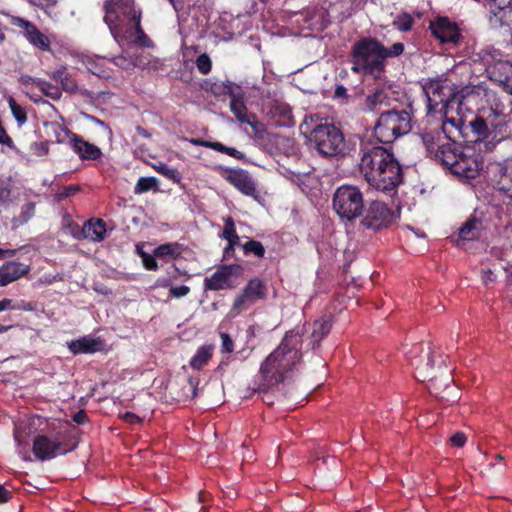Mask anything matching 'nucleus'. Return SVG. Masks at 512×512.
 <instances>
[{"instance_id": "f257e3e1", "label": "nucleus", "mask_w": 512, "mask_h": 512, "mask_svg": "<svg viewBox=\"0 0 512 512\" xmlns=\"http://www.w3.org/2000/svg\"><path fill=\"white\" fill-rule=\"evenodd\" d=\"M359 171L374 189L391 193L403 182V170L392 146L380 145L371 138L360 142Z\"/></svg>"}, {"instance_id": "f03ea898", "label": "nucleus", "mask_w": 512, "mask_h": 512, "mask_svg": "<svg viewBox=\"0 0 512 512\" xmlns=\"http://www.w3.org/2000/svg\"><path fill=\"white\" fill-rule=\"evenodd\" d=\"M302 339L298 332L289 330L279 346L262 362L255 391L267 394L290 377L302 359Z\"/></svg>"}, {"instance_id": "7ed1b4c3", "label": "nucleus", "mask_w": 512, "mask_h": 512, "mask_svg": "<svg viewBox=\"0 0 512 512\" xmlns=\"http://www.w3.org/2000/svg\"><path fill=\"white\" fill-rule=\"evenodd\" d=\"M103 11V20L119 45L153 46V41L141 26L142 11L134 0H106Z\"/></svg>"}, {"instance_id": "20e7f679", "label": "nucleus", "mask_w": 512, "mask_h": 512, "mask_svg": "<svg viewBox=\"0 0 512 512\" xmlns=\"http://www.w3.org/2000/svg\"><path fill=\"white\" fill-rule=\"evenodd\" d=\"M410 365L414 368V377L420 382H428L431 393L438 394L441 386L444 390L450 387L453 381L452 368L446 365L448 356L440 350H434L429 344L416 343L405 352Z\"/></svg>"}, {"instance_id": "39448f33", "label": "nucleus", "mask_w": 512, "mask_h": 512, "mask_svg": "<svg viewBox=\"0 0 512 512\" xmlns=\"http://www.w3.org/2000/svg\"><path fill=\"white\" fill-rule=\"evenodd\" d=\"M403 51L404 44L401 42L385 47L374 37H362L352 45L350 51L351 71L380 80L385 74L387 59L398 57Z\"/></svg>"}, {"instance_id": "423d86ee", "label": "nucleus", "mask_w": 512, "mask_h": 512, "mask_svg": "<svg viewBox=\"0 0 512 512\" xmlns=\"http://www.w3.org/2000/svg\"><path fill=\"white\" fill-rule=\"evenodd\" d=\"M505 110L504 104L494 99L488 107L477 111L468 123L475 142L486 141L485 148L490 150L496 143L512 137V118Z\"/></svg>"}, {"instance_id": "0eeeda50", "label": "nucleus", "mask_w": 512, "mask_h": 512, "mask_svg": "<svg viewBox=\"0 0 512 512\" xmlns=\"http://www.w3.org/2000/svg\"><path fill=\"white\" fill-rule=\"evenodd\" d=\"M307 119L300 125V132L313 144L315 150L325 157L345 154V139L342 131L334 124L311 125Z\"/></svg>"}, {"instance_id": "6e6552de", "label": "nucleus", "mask_w": 512, "mask_h": 512, "mask_svg": "<svg viewBox=\"0 0 512 512\" xmlns=\"http://www.w3.org/2000/svg\"><path fill=\"white\" fill-rule=\"evenodd\" d=\"M411 122V114L404 109L383 111L374 125L371 139L380 145L391 146L397 138L411 130Z\"/></svg>"}, {"instance_id": "1a4fd4ad", "label": "nucleus", "mask_w": 512, "mask_h": 512, "mask_svg": "<svg viewBox=\"0 0 512 512\" xmlns=\"http://www.w3.org/2000/svg\"><path fill=\"white\" fill-rule=\"evenodd\" d=\"M422 89L426 96L427 117H433L436 112L445 111L455 105L458 110L461 105L459 94L453 93L446 80L429 79L424 82Z\"/></svg>"}, {"instance_id": "9d476101", "label": "nucleus", "mask_w": 512, "mask_h": 512, "mask_svg": "<svg viewBox=\"0 0 512 512\" xmlns=\"http://www.w3.org/2000/svg\"><path fill=\"white\" fill-rule=\"evenodd\" d=\"M332 206L341 219L355 220L364 212V197L360 188L354 185H342L333 195Z\"/></svg>"}, {"instance_id": "9b49d317", "label": "nucleus", "mask_w": 512, "mask_h": 512, "mask_svg": "<svg viewBox=\"0 0 512 512\" xmlns=\"http://www.w3.org/2000/svg\"><path fill=\"white\" fill-rule=\"evenodd\" d=\"M75 447L76 445L67 448L65 440L58 435L50 437L46 434H38L33 439L32 452L37 460L47 461L58 455H66Z\"/></svg>"}, {"instance_id": "f8f14e48", "label": "nucleus", "mask_w": 512, "mask_h": 512, "mask_svg": "<svg viewBox=\"0 0 512 512\" xmlns=\"http://www.w3.org/2000/svg\"><path fill=\"white\" fill-rule=\"evenodd\" d=\"M268 295L267 285L258 277L250 279L241 292L235 297L231 311L239 314L247 310L259 300H265Z\"/></svg>"}, {"instance_id": "ddd939ff", "label": "nucleus", "mask_w": 512, "mask_h": 512, "mask_svg": "<svg viewBox=\"0 0 512 512\" xmlns=\"http://www.w3.org/2000/svg\"><path fill=\"white\" fill-rule=\"evenodd\" d=\"M487 177L498 191L512 199V156L487 166Z\"/></svg>"}, {"instance_id": "4468645a", "label": "nucleus", "mask_w": 512, "mask_h": 512, "mask_svg": "<svg viewBox=\"0 0 512 512\" xmlns=\"http://www.w3.org/2000/svg\"><path fill=\"white\" fill-rule=\"evenodd\" d=\"M393 221V210L387 204L376 200L370 203L361 223L367 229L379 231L390 226Z\"/></svg>"}, {"instance_id": "2eb2a0df", "label": "nucleus", "mask_w": 512, "mask_h": 512, "mask_svg": "<svg viewBox=\"0 0 512 512\" xmlns=\"http://www.w3.org/2000/svg\"><path fill=\"white\" fill-rule=\"evenodd\" d=\"M454 175L463 180L475 179L482 168V159L479 154H475L468 149L461 152L458 162H455Z\"/></svg>"}, {"instance_id": "dca6fc26", "label": "nucleus", "mask_w": 512, "mask_h": 512, "mask_svg": "<svg viewBox=\"0 0 512 512\" xmlns=\"http://www.w3.org/2000/svg\"><path fill=\"white\" fill-rule=\"evenodd\" d=\"M430 30L433 36L442 43L456 44L461 38L460 30L456 23L451 22L447 17H439L430 23Z\"/></svg>"}, {"instance_id": "f3484780", "label": "nucleus", "mask_w": 512, "mask_h": 512, "mask_svg": "<svg viewBox=\"0 0 512 512\" xmlns=\"http://www.w3.org/2000/svg\"><path fill=\"white\" fill-rule=\"evenodd\" d=\"M490 24L494 27L509 26L512 23V0H487Z\"/></svg>"}, {"instance_id": "a211bd4d", "label": "nucleus", "mask_w": 512, "mask_h": 512, "mask_svg": "<svg viewBox=\"0 0 512 512\" xmlns=\"http://www.w3.org/2000/svg\"><path fill=\"white\" fill-rule=\"evenodd\" d=\"M12 24L23 29L25 37L32 45L43 51L50 50V40L35 24L21 17H14Z\"/></svg>"}, {"instance_id": "6ab92c4d", "label": "nucleus", "mask_w": 512, "mask_h": 512, "mask_svg": "<svg viewBox=\"0 0 512 512\" xmlns=\"http://www.w3.org/2000/svg\"><path fill=\"white\" fill-rule=\"evenodd\" d=\"M239 265H222L220 266L211 277L204 279L205 290L219 291L230 288V278L234 274V270H240Z\"/></svg>"}, {"instance_id": "aec40b11", "label": "nucleus", "mask_w": 512, "mask_h": 512, "mask_svg": "<svg viewBox=\"0 0 512 512\" xmlns=\"http://www.w3.org/2000/svg\"><path fill=\"white\" fill-rule=\"evenodd\" d=\"M453 108H447L445 111H438L439 120L442 122L441 130L445 137L453 142L463 135L464 120L461 117H454L450 115Z\"/></svg>"}, {"instance_id": "412c9836", "label": "nucleus", "mask_w": 512, "mask_h": 512, "mask_svg": "<svg viewBox=\"0 0 512 512\" xmlns=\"http://www.w3.org/2000/svg\"><path fill=\"white\" fill-rule=\"evenodd\" d=\"M226 180L246 196L255 197L257 189L254 180L244 169H230Z\"/></svg>"}, {"instance_id": "4be33fe9", "label": "nucleus", "mask_w": 512, "mask_h": 512, "mask_svg": "<svg viewBox=\"0 0 512 512\" xmlns=\"http://www.w3.org/2000/svg\"><path fill=\"white\" fill-rule=\"evenodd\" d=\"M463 151L464 150L457 148L455 142L442 144L441 146H437L434 159L453 174L456 165L454 162H458L461 152Z\"/></svg>"}, {"instance_id": "5701e85b", "label": "nucleus", "mask_w": 512, "mask_h": 512, "mask_svg": "<svg viewBox=\"0 0 512 512\" xmlns=\"http://www.w3.org/2000/svg\"><path fill=\"white\" fill-rule=\"evenodd\" d=\"M69 351L73 355L79 354H93L102 351L104 342L100 338H92L90 336H83L76 340L67 343Z\"/></svg>"}, {"instance_id": "b1692460", "label": "nucleus", "mask_w": 512, "mask_h": 512, "mask_svg": "<svg viewBox=\"0 0 512 512\" xmlns=\"http://www.w3.org/2000/svg\"><path fill=\"white\" fill-rule=\"evenodd\" d=\"M230 110L240 123L255 126L256 116L248 112L242 89L230 98Z\"/></svg>"}, {"instance_id": "393cba45", "label": "nucleus", "mask_w": 512, "mask_h": 512, "mask_svg": "<svg viewBox=\"0 0 512 512\" xmlns=\"http://www.w3.org/2000/svg\"><path fill=\"white\" fill-rule=\"evenodd\" d=\"M30 271L29 265L8 261L0 268V286H6L9 283L21 278L28 274Z\"/></svg>"}, {"instance_id": "a878e982", "label": "nucleus", "mask_w": 512, "mask_h": 512, "mask_svg": "<svg viewBox=\"0 0 512 512\" xmlns=\"http://www.w3.org/2000/svg\"><path fill=\"white\" fill-rule=\"evenodd\" d=\"M270 114L277 126L292 127L295 125L292 109L285 102L275 100L271 105Z\"/></svg>"}, {"instance_id": "bb28decb", "label": "nucleus", "mask_w": 512, "mask_h": 512, "mask_svg": "<svg viewBox=\"0 0 512 512\" xmlns=\"http://www.w3.org/2000/svg\"><path fill=\"white\" fill-rule=\"evenodd\" d=\"M106 223L101 218H91L87 220L82 226V233L85 239H89L93 242H101L106 237Z\"/></svg>"}, {"instance_id": "cd10ccee", "label": "nucleus", "mask_w": 512, "mask_h": 512, "mask_svg": "<svg viewBox=\"0 0 512 512\" xmlns=\"http://www.w3.org/2000/svg\"><path fill=\"white\" fill-rule=\"evenodd\" d=\"M71 148L82 160H98L102 156L99 147L85 141L80 135L74 136Z\"/></svg>"}, {"instance_id": "c85d7f7f", "label": "nucleus", "mask_w": 512, "mask_h": 512, "mask_svg": "<svg viewBox=\"0 0 512 512\" xmlns=\"http://www.w3.org/2000/svg\"><path fill=\"white\" fill-rule=\"evenodd\" d=\"M50 76L53 80L60 83L61 91L63 90L69 94H75L78 92L77 82L65 66L57 68L50 74Z\"/></svg>"}, {"instance_id": "c756f323", "label": "nucleus", "mask_w": 512, "mask_h": 512, "mask_svg": "<svg viewBox=\"0 0 512 512\" xmlns=\"http://www.w3.org/2000/svg\"><path fill=\"white\" fill-rule=\"evenodd\" d=\"M389 88H377L366 97V106L371 111H377L382 105L388 106L391 101Z\"/></svg>"}, {"instance_id": "7c9ffc66", "label": "nucleus", "mask_w": 512, "mask_h": 512, "mask_svg": "<svg viewBox=\"0 0 512 512\" xmlns=\"http://www.w3.org/2000/svg\"><path fill=\"white\" fill-rule=\"evenodd\" d=\"M183 251H184L183 245L178 242L164 243V244L157 246L154 249V256L157 258L169 257L171 259H177V258L181 257Z\"/></svg>"}, {"instance_id": "2f4dec72", "label": "nucleus", "mask_w": 512, "mask_h": 512, "mask_svg": "<svg viewBox=\"0 0 512 512\" xmlns=\"http://www.w3.org/2000/svg\"><path fill=\"white\" fill-rule=\"evenodd\" d=\"M481 221L475 217L469 218L460 228L458 236L461 240L470 241L478 238Z\"/></svg>"}, {"instance_id": "473e14b6", "label": "nucleus", "mask_w": 512, "mask_h": 512, "mask_svg": "<svg viewBox=\"0 0 512 512\" xmlns=\"http://www.w3.org/2000/svg\"><path fill=\"white\" fill-rule=\"evenodd\" d=\"M332 323L328 318H321L313 323L311 337L313 339V347L318 346L320 342L330 333Z\"/></svg>"}, {"instance_id": "72a5a7b5", "label": "nucleus", "mask_w": 512, "mask_h": 512, "mask_svg": "<svg viewBox=\"0 0 512 512\" xmlns=\"http://www.w3.org/2000/svg\"><path fill=\"white\" fill-rule=\"evenodd\" d=\"M213 354V346L212 345H203L199 347L191 358L189 364L193 369L200 370L203 366H205Z\"/></svg>"}, {"instance_id": "f704fd0d", "label": "nucleus", "mask_w": 512, "mask_h": 512, "mask_svg": "<svg viewBox=\"0 0 512 512\" xmlns=\"http://www.w3.org/2000/svg\"><path fill=\"white\" fill-rule=\"evenodd\" d=\"M33 84H35L45 96L51 98L54 101H58L62 97L61 89L46 80L39 78L34 79Z\"/></svg>"}, {"instance_id": "c9c22d12", "label": "nucleus", "mask_w": 512, "mask_h": 512, "mask_svg": "<svg viewBox=\"0 0 512 512\" xmlns=\"http://www.w3.org/2000/svg\"><path fill=\"white\" fill-rule=\"evenodd\" d=\"M12 188V178L7 175H0V206H6L11 201Z\"/></svg>"}, {"instance_id": "e433bc0d", "label": "nucleus", "mask_w": 512, "mask_h": 512, "mask_svg": "<svg viewBox=\"0 0 512 512\" xmlns=\"http://www.w3.org/2000/svg\"><path fill=\"white\" fill-rule=\"evenodd\" d=\"M241 89L240 86L228 82V83H214L211 85V92L215 96H222V95H228L230 98L235 94L238 93Z\"/></svg>"}, {"instance_id": "4c0bfd02", "label": "nucleus", "mask_w": 512, "mask_h": 512, "mask_svg": "<svg viewBox=\"0 0 512 512\" xmlns=\"http://www.w3.org/2000/svg\"><path fill=\"white\" fill-rule=\"evenodd\" d=\"M35 203L27 202L21 207L20 214L13 219V225L18 227L27 223L35 215Z\"/></svg>"}, {"instance_id": "58836bf2", "label": "nucleus", "mask_w": 512, "mask_h": 512, "mask_svg": "<svg viewBox=\"0 0 512 512\" xmlns=\"http://www.w3.org/2000/svg\"><path fill=\"white\" fill-rule=\"evenodd\" d=\"M413 24H414V19L407 12H402V13L398 14L394 18L393 23H392V25L400 32L410 31L413 27Z\"/></svg>"}, {"instance_id": "ea45409f", "label": "nucleus", "mask_w": 512, "mask_h": 512, "mask_svg": "<svg viewBox=\"0 0 512 512\" xmlns=\"http://www.w3.org/2000/svg\"><path fill=\"white\" fill-rule=\"evenodd\" d=\"M86 68L100 78L107 79L111 76L110 69L103 65L102 60L89 59L86 62Z\"/></svg>"}, {"instance_id": "a19ab883", "label": "nucleus", "mask_w": 512, "mask_h": 512, "mask_svg": "<svg viewBox=\"0 0 512 512\" xmlns=\"http://www.w3.org/2000/svg\"><path fill=\"white\" fill-rule=\"evenodd\" d=\"M439 133L434 131H424L420 134L423 145L426 148V151L429 155L435 156V150L437 148V139Z\"/></svg>"}, {"instance_id": "79ce46f5", "label": "nucleus", "mask_w": 512, "mask_h": 512, "mask_svg": "<svg viewBox=\"0 0 512 512\" xmlns=\"http://www.w3.org/2000/svg\"><path fill=\"white\" fill-rule=\"evenodd\" d=\"M154 168L159 174L175 183H179L182 179L181 172H179L176 168H173L166 163H161L158 166H155Z\"/></svg>"}, {"instance_id": "37998d69", "label": "nucleus", "mask_w": 512, "mask_h": 512, "mask_svg": "<svg viewBox=\"0 0 512 512\" xmlns=\"http://www.w3.org/2000/svg\"><path fill=\"white\" fill-rule=\"evenodd\" d=\"M222 237L231 243H239V236L235 229L234 220L228 216L224 219V229L222 231Z\"/></svg>"}, {"instance_id": "c03bdc74", "label": "nucleus", "mask_w": 512, "mask_h": 512, "mask_svg": "<svg viewBox=\"0 0 512 512\" xmlns=\"http://www.w3.org/2000/svg\"><path fill=\"white\" fill-rule=\"evenodd\" d=\"M244 254H253L257 258H263L265 256V248L260 241L250 239L242 245Z\"/></svg>"}, {"instance_id": "a18cd8bd", "label": "nucleus", "mask_w": 512, "mask_h": 512, "mask_svg": "<svg viewBox=\"0 0 512 512\" xmlns=\"http://www.w3.org/2000/svg\"><path fill=\"white\" fill-rule=\"evenodd\" d=\"M157 185L158 181L155 177H140L135 185L134 193L142 194L148 192L152 189H155Z\"/></svg>"}, {"instance_id": "49530a36", "label": "nucleus", "mask_w": 512, "mask_h": 512, "mask_svg": "<svg viewBox=\"0 0 512 512\" xmlns=\"http://www.w3.org/2000/svg\"><path fill=\"white\" fill-rule=\"evenodd\" d=\"M11 113L13 114L17 123L21 126L27 122V113L24 107L19 105L13 97L8 100Z\"/></svg>"}, {"instance_id": "de8ad7c7", "label": "nucleus", "mask_w": 512, "mask_h": 512, "mask_svg": "<svg viewBox=\"0 0 512 512\" xmlns=\"http://www.w3.org/2000/svg\"><path fill=\"white\" fill-rule=\"evenodd\" d=\"M56 141L58 143H64L66 140L69 141L70 147L72 146L74 136L78 134L72 132L70 129L61 126L60 124H53Z\"/></svg>"}, {"instance_id": "09e8293b", "label": "nucleus", "mask_w": 512, "mask_h": 512, "mask_svg": "<svg viewBox=\"0 0 512 512\" xmlns=\"http://www.w3.org/2000/svg\"><path fill=\"white\" fill-rule=\"evenodd\" d=\"M13 436H14V440L17 443L18 447L25 450L28 446V441L26 439L27 438L26 428L22 427L21 425H15L14 430H13Z\"/></svg>"}, {"instance_id": "8fccbe9b", "label": "nucleus", "mask_w": 512, "mask_h": 512, "mask_svg": "<svg viewBox=\"0 0 512 512\" xmlns=\"http://www.w3.org/2000/svg\"><path fill=\"white\" fill-rule=\"evenodd\" d=\"M112 63L118 66L123 70H131L136 64L131 57H126L124 55H118L111 59Z\"/></svg>"}, {"instance_id": "3c124183", "label": "nucleus", "mask_w": 512, "mask_h": 512, "mask_svg": "<svg viewBox=\"0 0 512 512\" xmlns=\"http://www.w3.org/2000/svg\"><path fill=\"white\" fill-rule=\"evenodd\" d=\"M196 67L201 74H208L212 69V62L207 54H201L196 60Z\"/></svg>"}, {"instance_id": "603ef678", "label": "nucleus", "mask_w": 512, "mask_h": 512, "mask_svg": "<svg viewBox=\"0 0 512 512\" xmlns=\"http://www.w3.org/2000/svg\"><path fill=\"white\" fill-rule=\"evenodd\" d=\"M221 353L230 354L234 351V341L228 333L220 332Z\"/></svg>"}, {"instance_id": "864d4df0", "label": "nucleus", "mask_w": 512, "mask_h": 512, "mask_svg": "<svg viewBox=\"0 0 512 512\" xmlns=\"http://www.w3.org/2000/svg\"><path fill=\"white\" fill-rule=\"evenodd\" d=\"M190 292V287L186 286V285H181V286H175V287H171L169 289V294L171 297H174V298H180V297H184L186 296L188 293Z\"/></svg>"}, {"instance_id": "5fc2aeb1", "label": "nucleus", "mask_w": 512, "mask_h": 512, "mask_svg": "<svg viewBox=\"0 0 512 512\" xmlns=\"http://www.w3.org/2000/svg\"><path fill=\"white\" fill-rule=\"evenodd\" d=\"M143 264L147 270L155 271L158 269V263L156 261V257L153 255L145 254L143 255Z\"/></svg>"}, {"instance_id": "6e6d98bb", "label": "nucleus", "mask_w": 512, "mask_h": 512, "mask_svg": "<svg viewBox=\"0 0 512 512\" xmlns=\"http://www.w3.org/2000/svg\"><path fill=\"white\" fill-rule=\"evenodd\" d=\"M467 441V437L464 433L462 432H456L452 437H451V442L454 446L456 447H463L465 445Z\"/></svg>"}, {"instance_id": "4d7b16f0", "label": "nucleus", "mask_w": 512, "mask_h": 512, "mask_svg": "<svg viewBox=\"0 0 512 512\" xmlns=\"http://www.w3.org/2000/svg\"><path fill=\"white\" fill-rule=\"evenodd\" d=\"M72 419L75 423L81 425L88 421V415L85 410L81 409L72 416Z\"/></svg>"}, {"instance_id": "13d9d810", "label": "nucleus", "mask_w": 512, "mask_h": 512, "mask_svg": "<svg viewBox=\"0 0 512 512\" xmlns=\"http://www.w3.org/2000/svg\"><path fill=\"white\" fill-rule=\"evenodd\" d=\"M122 419L129 424H136L141 422V418L132 412H125Z\"/></svg>"}, {"instance_id": "bf43d9fd", "label": "nucleus", "mask_w": 512, "mask_h": 512, "mask_svg": "<svg viewBox=\"0 0 512 512\" xmlns=\"http://www.w3.org/2000/svg\"><path fill=\"white\" fill-rule=\"evenodd\" d=\"M69 228H70V232H71L72 236L75 239H78V240L85 239L84 236H82V233H79L82 230V227H80L78 224L72 222L69 224Z\"/></svg>"}, {"instance_id": "052dcab7", "label": "nucleus", "mask_w": 512, "mask_h": 512, "mask_svg": "<svg viewBox=\"0 0 512 512\" xmlns=\"http://www.w3.org/2000/svg\"><path fill=\"white\" fill-rule=\"evenodd\" d=\"M80 190L78 185H68L64 187L62 196L64 197H70L75 195Z\"/></svg>"}, {"instance_id": "680f3d73", "label": "nucleus", "mask_w": 512, "mask_h": 512, "mask_svg": "<svg viewBox=\"0 0 512 512\" xmlns=\"http://www.w3.org/2000/svg\"><path fill=\"white\" fill-rule=\"evenodd\" d=\"M505 91L512 94V71L501 80Z\"/></svg>"}, {"instance_id": "e2e57ef3", "label": "nucleus", "mask_w": 512, "mask_h": 512, "mask_svg": "<svg viewBox=\"0 0 512 512\" xmlns=\"http://www.w3.org/2000/svg\"><path fill=\"white\" fill-rule=\"evenodd\" d=\"M12 497V493L0 484V503H6Z\"/></svg>"}, {"instance_id": "0e129e2a", "label": "nucleus", "mask_w": 512, "mask_h": 512, "mask_svg": "<svg viewBox=\"0 0 512 512\" xmlns=\"http://www.w3.org/2000/svg\"><path fill=\"white\" fill-rule=\"evenodd\" d=\"M226 154L235 159H238V160H242L245 157L244 153L238 151L237 149H235L233 147H228V146H227Z\"/></svg>"}, {"instance_id": "69168bd1", "label": "nucleus", "mask_w": 512, "mask_h": 512, "mask_svg": "<svg viewBox=\"0 0 512 512\" xmlns=\"http://www.w3.org/2000/svg\"><path fill=\"white\" fill-rule=\"evenodd\" d=\"M25 248V246H22L19 248V250ZM18 249H1L0 248V259H3L5 257H13L16 255Z\"/></svg>"}, {"instance_id": "338daca9", "label": "nucleus", "mask_w": 512, "mask_h": 512, "mask_svg": "<svg viewBox=\"0 0 512 512\" xmlns=\"http://www.w3.org/2000/svg\"><path fill=\"white\" fill-rule=\"evenodd\" d=\"M210 149L226 154L227 146H225L221 142H212L210 145Z\"/></svg>"}, {"instance_id": "774afa93", "label": "nucleus", "mask_w": 512, "mask_h": 512, "mask_svg": "<svg viewBox=\"0 0 512 512\" xmlns=\"http://www.w3.org/2000/svg\"><path fill=\"white\" fill-rule=\"evenodd\" d=\"M334 96L336 98L346 97L347 96V89L343 85H338L335 88Z\"/></svg>"}]
</instances>
